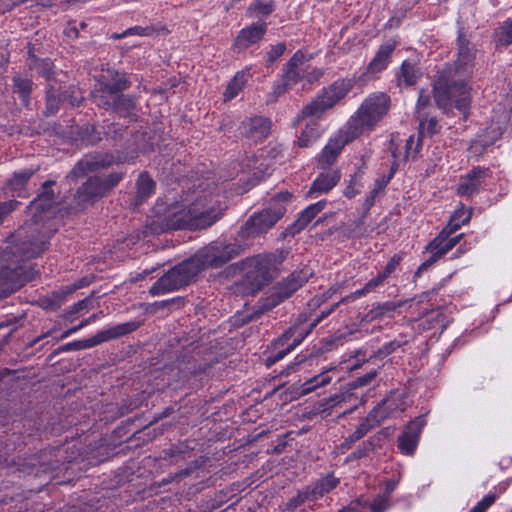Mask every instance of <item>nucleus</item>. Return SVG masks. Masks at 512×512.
Here are the masks:
<instances>
[{"instance_id": "obj_1", "label": "nucleus", "mask_w": 512, "mask_h": 512, "mask_svg": "<svg viewBox=\"0 0 512 512\" xmlns=\"http://www.w3.org/2000/svg\"><path fill=\"white\" fill-rule=\"evenodd\" d=\"M31 233L27 236V228L21 227L6 248L0 249V292H13L28 281L22 262L39 256L46 249L50 235L39 232L37 228Z\"/></svg>"}, {"instance_id": "obj_2", "label": "nucleus", "mask_w": 512, "mask_h": 512, "mask_svg": "<svg viewBox=\"0 0 512 512\" xmlns=\"http://www.w3.org/2000/svg\"><path fill=\"white\" fill-rule=\"evenodd\" d=\"M465 66H443L433 81V96L437 106L448 112L452 108L465 113L471 103L470 76Z\"/></svg>"}, {"instance_id": "obj_3", "label": "nucleus", "mask_w": 512, "mask_h": 512, "mask_svg": "<svg viewBox=\"0 0 512 512\" xmlns=\"http://www.w3.org/2000/svg\"><path fill=\"white\" fill-rule=\"evenodd\" d=\"M390 108V97L383 92L368 95L359 108L350 116L346 126L350 133L360 137L374 130Z\"/></svg>"}, {"instance_id": "obj_4", "label": "nucleus", "mask_w": 512, "mask_h": 512, "mask_svg": "<svg viewBox=\"0 0 512 512\" xmlns=\"http://www.w3.org/2000/svg\"><path fill=\"white\" fill-rule=\"evenodd\" d=\"M220 215V210L199 200L192 203L187 210L172 212L167 221V228L173 230L202 229L211 226Z\"/></svg>"}, {"instance_id": "obj_5", "label": "nucleus", "mask_w": 512, "mask_h": 512, "mask_svg": "<svg viewBox=\"0 0 512 512\" xmlns=\"http://www.w3.org/2000/svg\"><path fill=\"white\" fill-rule=\"evenodd\" d=\"M282 256L274 254L257 255L241 263L245 282L255 291L264 286L277 272Z\"/></svg>"}, {"instance_id": "obj_6", "label": "nucleus", "mask_w": 512, "mask_h": 512, "mask_svg": "<svg viewBox=\"0 0 512 512\" xmlns=\"http://www.w3.org/2000/svg\"><path fill=\"white\" fill-rule=\"evenodd\" d=\"M292 194L281 192L275 195L269 206L257 214L252 215L242 228L246 236H257L266 233L284 215L286 208L284 202L289 201Z\"/></svg>"}, {"instance_id": "obj_7", "label": "nucleus", "mask_w": 512, "mask_h": 512, "mask_svg": "<svg viewBox=\"0 0 512 512\" xmlns=\"http://www.w3.org/2000/svg\"><path fill=\"white\" fill-rule=\"evenodd\" d=\"M354 81L352 79H343L335 81L328 88L318 95L312 102L307 104L301 111L300 118H319L326 110L332 108L342 98H344L352 89Z\"/></svg>"}, {"instance_id": "obj_8", "label": "nucleus", "mask_w": 512, "mask_h": 512, "mask_svg": "<svg viewBox=\"0 0 512 512\" xmlns=\"http://www.w3.org/2000/svg\"><path fill=\"white\" fill-rule=\"evenodd\" d=\"M239 246L215 241L198 250L191 261L197 267V273L204 268H217L239 254Z\"/></svg>"}, {"instance_id": "obj_9", "label": "nucleus", "mask_w": 512, "mask_h": 512, "mask_svg": "<svg viewBox=\"0 0 512 512\" xmlns=\"http://www.w3.org/2000/svg\"><path fill=\"white\" fill-rule=\"evenodd\" d=\"M197 274V267L189 258L174 266L158 279L151 286L149 292L151 295L157 296L178 290L187 285Z\"/></svg>"}, {"instance_id": "obj_10", "label": "nucleus", "mask_w": 512, "mask_h": 512, "mask_svg": "<svg viewBox=\"0 0 512 512\" xmlns=\"http://www.w3.org/2000/svg\"><path fill=\"white\" fill-rule=\"evenodd\" d=\"M322 75V69L315 66H287L282 74L281 84L275 85L273 92L279 96L298 84L302 89H307Z\"/></svg>"}, {"instance_id": "obj_11", "label": "nucleus", "mask_w": 512, "mask_h": 512, "mask_svg": "<svg viewBox=\"0 0 512 512\" xmlns=\"http://www.w3.org/2000/svg\"><path fill=\"white\" fill-rule=\"evenodd\" d=\"M350 132L351 130L346 125H344L332 137H330L327 144L318 156V164L322 168H327L333 165L338 156L341 154L343 148L348 143L358 138L356 135H353Z\"/></svg>"}, {"instance_id": "obj_12", "label": "nucleus", "mask_w": 512, "mask_h": 512, "mask_svg": "<svg viewBox=\"0 0 512 512\" xmlns=\"http://www.w3.org/2000/svg\"><path fill=\"white\" fill-rule=\"evenodd\" d=\"M453 233H445V229L439 233V235L430 242L427 249L430 252V257L426 259L415 272L414 277H420L421 273L428 267L433 265L443 255L453 249L463 237V234H459L454 237H450Z\"/></svg>"}, {"instance_id": "obj_13", "label": "nucleus", "mask_w": 512, "mask_h": 512, "mask_svg": "<svg viewBox=\"0 0 512 512\" xmlns=\"http://www.w3.org/2000/svg\"><path fill=\"white\" fill-rule=\"evenodd\" d=\"M268 23L266 21H255L243 27L233 40V50L242 52L259 43L266 35Z\"/></svg>"}, {"instance_id": "obj_14", "label": "nucleus", "mask_w": 512, "mask_h": 512, "mask_svg": "<svg viewBox=\"0 0 512 512\" xmlns=\"http://www.w3.org/2000/svg\"><path fill=\"white\" fill-rule=\"evenodd\" d=\"M137 327H138V324L136 322L122 323V324H119L107 331L99 333L92 339L67 343L63 347V350L68 351V350H78V349L89 348V347H92V346L99 344L103 341H106V340H109L112 338H117L119 336H123L128 333H131L134 330H136Z\"/></svg>"}, {"instance_id": "obj_15", "label": "nucleus", "mask_w": 512, "mask_h": 512, "mask_svg": "<svg viewBox=\"0 0 512 512\" xmlns=\"http://www.w3.org/2000/svg\"><path fill=\"white\" fill-rule=\"evenodd\" d=\"M488 168L475 167L459 179L456 192L462 197H472L480 192L487 178L491 175Z\"/></svg>"}, {"instance_id": "obj_16", "label": "nucleus", "mask_w": 512, "mask_h": 512, "mask_svg": "<svg viewBox=\"0 0 512 512\" xmlns=\"http://www.w3.org/2000/svg\"><path fill=\"white\" fill-rule=\"evenodd\" d=\"M426 422L423 417H417L409 422L398 436V449L404 455H414Z\"/></svg>"}, {"instance_id": "obj_17", "label": "nucleus", "mask_w": 512, "mask_h": 512, "mask_svg": "<svg viewBox=\"0 0 512 512\" xmlns=\"http://www.w3.org/2000/svg\"><path fill=\"white\" fill-rule=\"evenodd\" d=\"M241 133L253 141L266 138L271 129V122L265 117L254 116L242 122Z\"/></svg>"}, {"instance_id": "obj_18", "label": "nucleus", "mask_w": 512, "mask_h": 512, "mask_svg": "<svg viewBox=\"0 0 512 512\" xmlns=\"http://www.w3.org/2000/svg\"><path fill=\"white\" fill-rule=\"evenodd\" d=\"M470 34L463 27L457 30L456 49L457 60L454 64H471L476 59L477 49L470 41Z\"/></svg>"}, {"instance_id": "obj_19", "label": "nucleus", "mask_w": 512, "mask_h": 512, "mask_svg": "<svg viewBox=\"0 0 512 512\" xmlns=\"http://www.w3.org/2000/svg\"><path fill=\"white\" fill-rule=\"evenodd\" d=\"M122 179L121 173H111L108 177L103 178V186H99L95 191H91L90 188L97 184V181H87L84 183L78 191L79 197L83 200H91L97 197L103 196L110 189L115 187Z\"/></svg>"}, {"instance_id": "obj_20", "label": "nucleus", "mask_w": 512, "mask_h": 512, "mask_svg": "<svg viewBox=\"0 0 512 512\" xmlns=\"http://www.w3.org/2000/svg\"><path fill=\"white\" fill-rule=\"evenodd\" d=\"M502 133L500 126H489L471 142L470 153L475 157L481 156L488 146L493 145L502 136Z\"/></svg>"}, {"instance_id": "obj_21", "label": "nucleus", "mask_w": 512, "mask_h": 512, "mask_svg": "<svg viewBox=\"0 0 512 512\" xmlns=\"http://www.w3.org/2000/svg\"><path fill=\"white\" fill-rule=\"evenodd\" d=\"M113 162L114 158L107 154L86 156L77 163L72 173L75 176H82L89 172H95L108 167Z\"/></svg>"}, {"instance_id": "obj_22", "label": "nucleus", "mask_w": 512, "mask_h": 512, "mask_svg": "<svg viewBox=\"0 0 512 512\" xmlns=\"http://www.w3.org/2000/svg\"><path fill=\"white\" fill-rule=\"evenodd\" d=\"M341 177L337 169L327 170L320 173L313 181L311 188L308 192L309 196H318L329 192L337 185Z\"/></svg>"}, {"instance_id": "obj_23", "label": "nucleus", "mask_w": 512, "mask_h": 512, "mask_svg": "<svg viewBox=\"0 0 512 512\" xmlns=\"http://www.w3.org/2000/svg\"><path fill=\"white\" fill-rule=\"evenodd\" d=\"M52 181H47L43 185V192L30 203V210L34 212L33 219L34 223L42 220V216L38 215L48 212L54 204V193L49 190V187L53 184Z\"/></svg>"}, {"instance_id": "obj_24", "label": "nucleus", "mask_w": 512, "mask_h": 512, "mask_svg": "<svg viewBox=\"0 0 512 512\" xmlns=\"http://www.w3.org/2000/svg\"><path fill=\"white\" fill-rule=\"evenodd\" d=\"M339 484V479L335 478L332 475H327L326 477L317 481L313 486L308 487L305 492L301 493L299 497L301 498V502H304L308 499L317 500L324 496L326 493L333 490Z\"/></svg>"}, {"instance_id": "obj_25", "label": "nucleus", "mask_w": 512, "mask_h": 512, "mask_svg": "<svg viewBox=\"0 0 512 512\" xmlns=\"http://www.w3.org/2000/svg\"><path fill=\"white\" fill-rule=\"evenodd\" d=\"M319 323V319H314L309 327L293 326L287 330L279 339L278 344L284 346L288 344L290 349L298 346Z\"/></svg>"}, {"instance_id": "obj_26", "label": "nucleus", "mask_w": 512, "mask_h": 512, "mask_svg": "<svg viewBox=\"0 0 512 512\" xmlns=\"http://www.w3.org/2000/svg\"><path fill=\"white\" fill-rule=\"evenodd\" d=\"M276 10L274 0H253L247 6L245 16L250 19L265 21Z\"/></svg>"}, {"instance_id": "obj_27", "label": "nucleus", "mask_w": 512, "mask_h": 512, "mask_svg": "<svg viewBox=\"0 0 512 512\" xmlns=\"http://www.w3.org/2000/svg\"><path fill=\"white\" fill-rule=\"evenodd\" d=\"M310 273L308 272H294L283 282L279 283L277 288V294L279 300L290 297L297 289H299L303 283L307 280Z\"/></svg>"}, {"instance_id": "obj_28", "label": "nucleus", "mask_w": 512, "mask_h": 512, "mask_svg": "<svg viewBox=\"0 0 512 512\" xmlns=\"http://www.w3.org/2000/svg\"><path fill=\"white\" fill-rule=\"evenodd\" d=\"M106 74L101 75L100 82L107 92L116 93L125 90L128 86L126 76L115 72L111 67H107Z\"/></svg>"}, {"instance_id": "obj_29", "label": "nucleus", "mask_w": 512, "mask_h": 512, "mask_svg": "<svg viewBox=\"0 0 512 512\" xmlns=\"http://www.w3.org/2000/svg\"><path fill=\"white\" fill-rule=\"evenodd\" d=\"M34 172L35 170L26 169L15 173L7 183L8 191L11 192L13 196L28 197L29 194L27 192L26 185Z\"/></svg>"}, {"instance_id": "obj_30", "label": "nucleus", "mask_w": 512, "mask_h": 512, "mask_svg": "<svg viewBox=\"0 0 512 512\" xmlns=\"http://www.w3.org/2000/svg\"><path fill=\"white\" fill-rule=\"evenodd\" d=\"M400 44V37L393 36L385 40L378 48L375 56L369 64H385L390 61L393 52Z\"/></svg>"}, {"instance_id": "obj_31", "label": "nucleus", "mask_w": 512, "mask_h": 512, "mask_svg": "<svg viewBox=\"0 0 512 512\" xmlns=\"http://www.w3.org/2000/svg\"><path fill=\"white\" fill-rule=\"evenodd\" d=\"M325 205L326 201L321 200L305 208L298 219L294 222L292 227L293 232H299L304 229L311 220L324 209Z\"/></svg>"}, {"instance_id": "obj_32", "label": "nucleus", "mask_w": 512, "mask_h": 512, "mask_svg": "<svg viewBox=\"0 0 512 512\" xmlns=\"http://www.w3.org/2000/svg\"><path fill=\"white\" fill-rule=\"evenodd\" d=\"M493 41L497 48L512 45V18L505 19L493 33Z\"/></svg>"}, {"instance_id": "obj_33", "label": "nucleus", "mask_w": 512, "mask_h": 512, "mask_svg": "<svg viewBox=\"0 0 512 512\" xmlns=\"http://www.w3.org/2000/svg\"><path fill=\"white\" fill-rule=\"evenodd\" d=\"M471 215L472 210L465 209L464 205L461 204L450 216L448 224L444 227L445 233H454L462 225H465L470 221Z\"/></svg>"}, {"instance_id": "obj_34", "label": "nucleus", "mask_w": 512, "mask_h": 512, "mask_svg": "<svg viewBox=\"0 0 512 512\" xmlns=\"http://www.w3.org/2000/svg\"><path fill=\"white\" fill-rule=\"evenodd\" d=\"M422 77L423 73L417 66H401L397 82L400 87H408L415 85Z\"/></svg>"}, {"instance_id": "obj_35", "label": "nucleus", "mask_w": 512, "mask_h": 512, "mask_svg": "<svg viewBox=\"0 0 512 512\" xmlns=\"http://www.w3.org/2000/svg\"><path fill=\"white\" fill-rule=\"evenodd\" d=\"M335 366H331L322 370L319 374L305 381L302 385V393L308 394L315 389L328 385L331 382V377L328 376V372L335 370Z\"/></svg>"}, {"instance_id": "obj_36", "label": "nucleus", "mask_w": 512, "mask_h": 512, "mask_svg": "<svg viewBox=\"0 0 512 512\" xmlns=\"http://www.w3.org/2000/svg\"><path fill=\"white\" fill-rule=\"evenodd\" d=\"M320 135L321 132L318 124L315 121H310L298 137L297 145L301 148L310 147L317 141Z\"/></svg>"}, {"instance_id": "obj_37", "label": "nucleus", "mask_w": 512, "mask_h": 512, "mask_svg": "<svg viewBox=\"0 0 512 512\" xmlns=\"http://www.w3.org/2000/svg\"><path fill=\"white\" fill-rule=\"evenodd\" d=\"M248 72L247 71H240L238 72L234 78L228 83L227 88L224 92V99L225 100H231L235 98L238 93L242 90L243 86L247 82L248 79Z\"/></svg>"}, {"instance_id": "obj_38", "label": "nucleus", "mask_w": 512, "mask_h": 512, "mask_svg": "<svg viewBox=\"0 0 512 512\" xmlns=\"http://www.w3.org/2000/svg\"><path fill=\"white\" fill-rule=\"evenodd\" d=\"M160 31H163L164 33L168 32V30L164 26H162L160 28H156L153 25H149V26H145V27L136 25L134 27L126 29L121 34H117V33L114 34L113 38L121 39V38H124L126 36H130V35L151 36L154 33H159Z\"/></svg>"}, {"instance_id": "obj_39", "label": "nucleus", "mask_w": 512, "mask_h": 512, "mask_svg": "<svg viewBox=\"0 0 512 512\" xmlns=\"http://www.w3.org/2000/svg\"><path fill=\"white\" fill-rule=\"evenodd\" d=\"M154 191V181L147 175L141 174L137 181V195L143 200L149 197Z\"/></svg>"}, {"instance_id": "obj_40", "label": "nucleus", "mask_w": 512, "mask_h": 512, "mask_svg": "<svg viewBox=\"0 0 512 512\" xmlns=\"http://www.w3.org/2000/svg\"><path fill=\"white\" fill-rule=\"evenodd\" d=\"M15 92H17L22 99L23 103L28 102V97L32 89V82L28 78L15 77L14 78Z\"/></svg>"}, {"instance_id": "obj_41", "label": "nucleus", "mask_w": 512, "mask_h": 512, "mask_svg": "<svg viewBox=\"0 0 512 512\" xmlns=\"http://www.w3.org/2000/svg\"><path fill=\"white\" fill-rule=\"evenodd\" d=\"M386 279L387 278L385 277V275H383L380 272L376 277L369 280L367 282V284L362 289L356 290L354 293H352L351 298H353V299L360 298L364 294H366V293L374 290L378 286H380Z\"/></svg>"}, {"instance_id": "obj_42", "label": "nucleus", "mask_w": 512, "mask_h": 512, "mask_svg": "<svg viewBox=\"0 0 512 512\" xmlns=\"http://www.w3.org/2000/svg\"><path fill=\"white\" fill-rule=\"evenodd\" d=\"M286 49L287 46L285 42H279L275 45H270L265 54L266 62L270 64L274 63L285 53Z\"/></svg>"}, {"instance_id": "obj_43", "label": "nucleus", "mask_w": 512, "mask_h": 512, "mask_svg": "<svg viewBox=\"0 0 512 512\" xmlns=\"http://www.w3.org/2000/svg\"><path fill=\"white\" fill-rule=\"evenodd\" d=\"M390 507V497L384 494L376 496L370 504L371 512H386Z\"/></svg>"}, {"instance_id": "obj_44", "label": "nucleus", "mask_w": 512, "mask_h": 512, "mask_svg": "<svg viewBox=\"0 0 512 512\" xmlns=\"http://www.w3.org/2000/svg\"><path fill=\"white\" fill-rule=\"evenodd\" d=\"M25 48L27 49L28 60H31L34 64H39V62H41L40 64H47L44 59L39 57L41 54V45L39 43L29 41L26 43Z\"/></svg>"}, {"instance_id": "obj_45", "label": "nucleus", "mask_w": 512, "mask_h": 512, "mask_svg": "<svg viewBox=\"0 0 512 512\" xmlns=\"http://www.w3.org/2000/svg\"><path fill=\"white\" fill-rule=\"evenodd\" d=\"M276 345L279 346V350L275 354H272L266 359L267 366H271L274 363L280 361L293 350L290 349V346L288 344H285L284 346L279 345L278 341L276 342Z\"/></svg>"}, {"instance_id": "obj_46", "label": "nucleus", "mask_w": 512, "mask_h": 512, "mask_svg": "<svg viewBox=\"0 0 512 512\" xmlns=\"http://www.w3.org/2000/svg\"><path fill=\"white\" fill-rule=\"evenodd\" d=\"M496 500V496L494 494H487L484 496L472 509L470 512H485Z\"/></svg>"}, {"instance_id": "obj_47", "label": "nucleus", "mask_w": 512, "mask_h": 512, "mask_svg": "<svg viewBox=\"0 0 512 512\" xmlns=\"http://www.w3.org/2000/svg\"><path fill=\"white\" fill-rule=\"evenodd\" d=\"M381 66H366L365 71L361 73V75L358 77L357 81L360 83H364L366 81H369L376 77V74L381 71Z\"/></svg>"}, {"instance_id": "obj_48", "label": "nucleus", "mask_w": 512, "mask_h": 512, "mask_svg": "<svg viewBox=\"0 0 512 512\" xmlns=\"http://www.w3.org/2000/svg\"><path fill=\"white\" fill-rule=\"evenodd\" d=\"M19 204L20 202L16 200H9L0 204V224L7 215L18 207Z\"/></svg>"}, {"instance_id": "obj_49", "label": "nucleus", "mask_w": 512, "mask_h": 512, "mask_svg": "<svg viewBox=\"0 0 512 512\" xmlns=\"http://www.w3.org/2000/svg\"><path fill=\"white\" fill-rule=\"evenodd\" d=\"M437 132V121L433 118L420 121V134L432 135Z\"/></svg>"}, {"instance_id": "obj_50", "label": "nucleus", "mask_w": 512, "mask_h": 512, "mask_svg": "<svg viewBox=\"0 0 512 512\" xmlns=\"http://www.w3.org/2000/svg\"><path fill=\"white\" fill-rule=\"evenodd\" d=\"M404 18L405 12H401L399 14L391 16L384 24V29L391 30L399 28Z\"/></svg>"}, {"instance_id": "obj_51", "label": "nucleus", "mask_w": 512, "mask_h": 512, "mask_svg": "<svg viewBox=\"0 0 512 512\" xmlns=\"http://www.w3.org/2000/svg\"><path fill=\"white\" fill-rule=\"evenodd\" d=\"M360 187H361V185H360L359 181L357 180V178L353 177L350 180V183L345 188L344 195L348 198H352L360 192Z\"/></svg>"}, {"instance_id": "obj_52", "label": "nucleus", "mask_w": 512, "mask_h": 512, "mask_svg": "<svg viewBox=\"0 0 512 512\" xmlns=\"http://www.w3.org/2000/svg\"><path fill=\"white\" fill-rule=\"evenodd\" d=\"M309 60L310 58L307 56V50L299 49L293 54L286 64H304Z\"/></svg>"}, {"instance_id": "obj_53", "label": "nucleus", "mask_w": 512, "mask_h": 512, "mask_svg": "<svg viewBox=\"0 0 512 512\" xmlns=\"http://www.w3.org/2000/svg\"><path fill=\"white\" fill-rule=\"evenodd\" d=\"M401 258L397 255L393 256L386 266L384 267L383 271L381 272L383 275H385L386 278L390 276L391 273H393L400 263Z\"/></svg>"}, {"instance_id": "obj_54", "label": "nucleus", "mask_w": 512, "mask_h": 512, "mask_svg": "<svg viewBox=\"0 0 512 512\" xmlns=\"http://www.w3.org/2000/svg\"><path fill=\"white\" fill-rule=\"evenodd\" d=\"M88 302L89 300L87 298L78 301L77 303L70 306L67 310V315L71 316L74 314L79 313L82 310H85L88 308Z\"/></svg>"}, {"instance_id": "obj_55", "label": "nucleus", "mask_w": 512, "mask_h": 512, "mask_svg": "<svg viewBox=\"0 0 512 512\" xmlns=\"http://www.w3.org/2000/svg\"><path fill=\"white\" fill-rule=\"evenodd\" d=\"M369 430V425L365 422L361 423L357 429L354 431V433L349 437L350 442H354L362 438Z\"/></svg>"}, {"instance_id": "obj_56", "label": "nucleus", "mask_w": 512, "mask_h": 512, "mask_svg": "<svg viewBox=\"0 0 512 512\" xmlns=\"http://www.w3.org/2000/svg\"><path fill=\"white\" fill-rule=\"evenodd\" d=\"M399 483V479H389L384 482V492L382 494L391 497V494L395 490Z\"/></svg>"}, {"instance_id": "obj_57", "label": "nucleus", "mask_w": 512, "mask_h": 512, "mask_svg": "<svg viewBox=\"0 0 512 512\" xmlns=\"http://www.w3.org/2000/svg\"><path fill=\"white\" fill-rule=\"evenodd\" d=\"M64 34L68 38L76 39L79 37V30L75 25V22H70L67 27L64 29Z\"/></svg>"}, {"instance_id": "obj_58", "label": "nucleus", "mask_w": 512, "mask_h": 512, "mask_svg": "<svg viewBox=\"0 0 512 512\" xmlns=\"http://www.w3.org/2000/svg\"><path fill=\"white\" fill-rule=\"evenodd\" d=\"M375 377H376V371H371V372L365 374L364 376L359 377L357 379V382L360 386H364V385H367L368 383H370Z\"/></svg>"}, {"instance_id": "obj_59", "label": "nucleus", "mask_w": 512, "mask_h": 512, "mask_svg": "<svg viewBox=\"0 0 512 512\" xmlns=\"http://www.w3.org/2000/svg\"><path fill=\"white\" fill-rule=\"evenodd\" d=\"M360 506L361 504L359 501L351 502L348 506L343 507L338 512H359Z\"/></svg>"}, {"instance_id": "obj_60", "label": "nucleus", "mask_w": 512, "mask_h": 512, "mask_svg": "<svg viewBox=\"0 0 512 512\" xmlns=\"http://www.w3.org/2000/svg\"><path fill=\"white\" fill-rule=\"evenodd\" d=\"M429 104V97L427 95H424L423 92L420 93L418 102H417V110L424 108Z\"/></svg>"}, {"instance_id": "obj_61", "label": "nucleus", "mask_w": 512, "mask_h": 512, "mask_svg": "<svg viewBox=\"0 0 512 512\" xmlns=\"http://www.w3.org/2000/svg\"><path fill=\"white\" fill-rule=\"evenodd\" d=\"M397 347H399V343L392 341V342L386 343L382 349H383V352L389 354V353L393 352Z\"/></svg>"}, {"instance_id": "obj_62", "label": "nucleus", "mask_w": 512, "mask_h": 512, "mask_svg": "<svg viewBox=\"0 0 512 512\" xmlns=\"http://www.w3.org/2000/svg\"><path fill=\"white\" fill-rule=\"evenodd\" d=\"M415 144V139H414V136H410L407 140H406V156L407 157H410L412 152V146Z\"/></svg>"}, {"instance_id": "obj_63", "label": "nucleus", "mask_w": 512, "mask_h": 512, "mask_svg": "<svg viewBox=\"0 0 512 512\" xmlns=\"http://www.w3.org/2000/svg\"><path fill=\"white\" fill-rule=\"evenodd\" d=\"M377 192H378V191L375 189V190H373V191L370 193V195L367 197L366 202H367V204H368L369 206L373 205V203H374V201H375V197H376V195H377Z\"/></svg>"}, {"instance_id": "obj_64", "label": "nucleus", "mask_w": 512, "mask_h": 512, "mask_svg": "<svg viewBox=\"0 0 512 512\" xmlns=\"http://www.w3.org/2000/svg\"><path fill=\"white\" fill-rule=\"evenodd\" d=\"M377 192H378V191L375 189V190H373V191L370 193V195L367 197L366 202H367V204H368L369 206L373 205V203H374V201H375V197H376V195H377Z\"/></svg>"}]
</instances>
